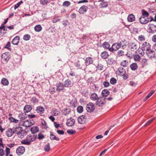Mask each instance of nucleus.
<instances>
[{"instance_id": "obj_64", "label": "nucleus", "mask_w": 156, "mask_h": 156, "mask_svg": "<svg viewBox=\"0 0 156 156\" xmlns=\"http://www.w3.org/2000/svg\"><path fill=\"white\" fill-rule=\"evenodd\" d=\"M44 136L41 133H39L38 134V138L39 140L42 139L44 138Z\"/></svg>"}, {"instance_id": "obj_39", "label": "nucleus", "mask_w": 156, "mask_h": 156, "mask_svg": "<svg viewBox=\"0 0 156 156\" xmlns=\"http://www.w3.org/2000/svg\"><path fill=\"white\" fill-rule=\"evenodd\" d=\"M133 58L136 62H139L141 59V57L138 54H136L133 55Z\"/></svg>"}, {"instance_id": "obj_26", "label": "nucleus", "mask_w": 156, "mask_h": 156, "mask_svg": "<svg viewBox=\"0 0 156 156\" xmlns=\"http://www.w3.org/2000/svg\"><path fill=\"white\" fill-rule=\"evenodd\" d=\"M102 46L105 49H108L109 51L110 45L109 42H104L102 45Z\"/></svg>"}, {"instance_id": "obj_53", "label": "nucleus", "mask_w": 156, "mask_h": 156, "mask_svg": "<svg viewBox=\"0 0 156 156\" xmlns=\"http://www.w3.org/2000/svg\"><path fill=\"white\" fill-rule=\"evenodd\" d=\"M30 101L33 103L35 104L38 102V100L36 97H33L31 99Z\"/></svg>"}, {"instance_id": "obj_19", "label": "nucleus", "mask_w": 156, "mask_h": 156, "mask_svg": "<svg viewBox=\"0 0 156 156\" xmlns=\"http://www.w3.org/2000/svg\"><path fill=\"white\" fill-rule=\"evenodd\" d=\"M87 7L86 5L82 6L79 9V12L81 14H83L87 12Z\"/></svg>"}, {"instance_id": "obj_1", "label": "nucleus", "mask_w": 156, "mask_h": 156, "mask_svg": "<svg viewBox=\"0 0 156 156\" xmlns=\"http://www.w3.org/2000/svg\"><path fill=\"white\" fill-rule=\"evenodd\" d=\"M4 146L2 143H0V156H13L12 154H10V149L8 147H6L4 153L3 148Z\"/></svg>"}, {"instance_id": "obj_3", "label": "nucleus", "mask_w": 156, "mask_h": 156, "mask_svg": "<svg viewBox=\"0 0 156 156\" xmlns=\"http://www.w3.org/2000/svg\"><path fill=\"white\" fill-rule=\"evenodd\" d=\"M106 100V98L103 97H99L96 101V104L99 107H102L105 104Z\"/></svg>"}, {"instance_id": "obj_23", "label": "nucleus", "mask_w": 156, "mask_h": 156, "mask_svg": "<svg viewBox=\"0 0 156 156\" xmlns=\"http://www.w3.org/2000/svg\"><path fill=\"white\" fill-rule=\"evenodd\" d=\"M32 109V106L30 105H26L24 107L23 111L24 113H27L30 112Z\"/></svg>"}, {"instance_id": "obj_14", "label": "nucleus", "mask_w": 156, "mask_h": 156, "mask_svg": "<svg viewBox=\"0 0 156 156\" xmlns=\"http://www.w3.org/2000/svg\"><path fill=\"white\" fill-rule=\"evenodd\" d=\"M37 137V135L31 134L27 135L26 138L31 143V142L34 141L36 140Z\"/></svg>"}, {"instance_id": "obj_11", "label": "nucleus", "mask_w": 156, "mask_h": 156, "mask_svg": "<svg viewBox=\"0 0 156 156\" xmlns=\"http://www.w3.org/2000/svg\"><path fill=\"white\" fill-rule=\"evenodd\" d=\"M149 28L148 29L149 33H154L156 31V26L153 24H149L148 25Z\"/></svg>"}, {"instance_id": "obj_35", "label": "nucleus", "mask_w": 156, "mask_h": 156, "mask_svg": "<svg viewBox=\"0 0 156 156\" xmlns=\"http://www.w3.org/2000/svg\"><path fill=\"white\" fill-rule=\"evenodd\" d=\"M60 20L58 16L55 15L52 17V21L53 23H56Z\"/></svg>"}, {"instance_id": "obj_20", "label": "nucleus", "mask_w": 156, "mask_h": 156, "mask_svg": "<svg viewBox=\"0 0 156 156\" xmlns=\"http://www.w3.org/2000/svg\"><path fill=\"white\" fill-rule=\"evenodd\" d=\"M36 111L38 113L42 114L44 111V109L42 106H38L36 108Z\"/></svg>"}, {"instance_id": "obj_2", "label": "nucleus", "mask_w": 156, "mask_h": 156, "mask_svg": "<svg viewBox=\"0 0 156 156\" xmlns=\"http://www.w3.org/2000/svg\"><path fill=\"white\" fill-rule=\"evenodd\" d=\"M144 17L141 16L139 18V21L141 23L145 24L147 23L149 21L151 22L154 20L153 17L152 16H150V18Z\"/></svg>"}, {"instance_id": "obj_15", "label": "nucleus", "mask_w": 156, "mask_h": 156, "mask_svg": "<svg viewBox=\"0 0 156 156\" xmlns=\"http://www.w3.org/2000/svg\"><path fill=\"white\" fill-rule=\"evenodd\" d=\"M75 123V120L72 118H70L67 120L66 122V125L69 126H73Z\"/></svg>"}, {"instance_id": "obj_22", "label": "nucleus", "mask_w": 156, "mask_h": 156, "mask_svg": "<svg viewBox=\"0 0 156 156\" xmlns=\"http://www.w3.org/2000/svg\"><path fill=\"white\" fill-rule=\"evenodd\" d=\"M57 88L56 90L58 91H60L64 90L65 86H64L62 83H59L57 85Z\"/></svg>"}, {"instance_id": "obj_41", "label": "nucleus", "mask_w": 156, "mask_h": 156, "mask_svg": "<svg viewBox=\"0 0 156 156\" xmlns=\"http://www.w3.org/2000/svg\"><path fill=\"white\" fill-rule=\"evenodd\" d=\"M118 70L119 73V75H120L125 74L126 73L125 70L122 67H120L118 69Z\"/></svg>"}, {"instance_id": "obj_59", "label": "nucleus", "mask_w": 156, "mask_h": 156, "mask_svg": "<svg viewBox=\"0 0 156 156\" xmlns=\"http://www.w3.org/2000/svg\"><path fill=\"white\" fill-rule=\"evenodd\" d=\"M10 44L11 43L10 42H8L7 43V44L5 46V48L6 49H8V50H10L11 49V48H10L11 46H10Z\"/></svg>"}, {"instance_id": "obj_45", "label": "nucleus", "mask_w": 156, "mask_h": 156, "mask_svg": "<svg viewBox=\"0 0 156 156\" xmlns=\"http://www.w3.org/2000/svg\"><path fill=\"white\" fill-rule=\"evenodd\" d=\"M53 113L54 114V115L55 116L59 115L60 114V112L56 108L54 109L53 110Z\"/></svg>"}, {"instance_id": "obj_30", "label": "nucleus", "mask_w": 156, "mask_h": 156, "mask_svg": "<svg viewBox=\"0 0 156 156\" xmlns=\"http://www.w3.org/2000/svg\"><path fill=\"white\" fill-rule=\"evenodd\" d=\"M127 20L129 22H130L134 21L135 20L134 16L132 14L129 15L127 17Z\"/></svg>"}, {"instance_id": "obj_17", "label": "nucleus", "mask_w": 156, "mask_h": 156, "mask_svg": "<svg viewBox=\"0 0 156 156\" xmlns=\"http://www.w3.org/2000/svg\"><path fill=\"white\" fill-rule=\"evenodd\" d=\"M2 58L4 61L8 62L9 59V52H6L2 54Z\"/></svg>"}, {"instance_id": "obj_55", "label": "nucleus", "mask_w": 156, "mask_h": 156, "mask_svg": "<svg viewBox=\"0 0 156 156\" xmlns=\"http://www.w3.org/2000/svg\"><path fill=\"white\" fill-rule=\"evenodd\" d=\"M67 133L69 134H73L76 133V131L73 129H68L67 131Z\"/></svg>"}, {"instance_id": "obj_16", "label": "nucleus", "mask_w": 156, "mask_h": 156, "mask_svg": "<svg viewBox=\"0 0 156 156\" xmlns=\"http://www.w3.org/2000/svg\"><path fill=\"white\" fill-rule=\"evenodd\" d=\"M73 85V84L70 80L68 79L65 81L64 86H65V87H70Z\"/></svg>"}, {"instance_id": "obj_49", "label": "nucleus", "mask_w": 156, "mask_h": 156, "mask_svg": "<svg viewBox=\"0 0 156 156\" xmlns=\"http://www.w3.org/2000/svg\"><path fill=\"white\" fill-rule=\"evenodd\" d=\"M147 59L146 58H144L142 60L141 64L143 66H144L147 65Z\"/></svg>"}, {"instance_id": "obj_34", "label": "nucleus", "mask_w": 156, "mask_h": 156, "mask_svg": "<svg viewBox=\"0 0 156 156\" xmlns=\"http://www.w3.org/2000/svg\"><path fill=\"white\" fill-rule=\"evenodd\" d=\"M21 143L23 144L29 145L31 143L26 138V139H23L21 141Z\"/></svg>"}, {"instance_id": "obj_37", "label": "nucleus", "mask_w": 156, "mask_h": 156, "mask_svg": "<svg viewBox=\"0 0 156 156\" xmlns=\"http://www.w3.org/2000/svg\"><path fill=\"white\" fill-rule=\"evenodd\" d=\"M2 84L5 86H6L9 84V82L8 80L5 78H3L1 81Z\"/></svg>"}, {"instance_id": "obj_5", "label": "nucleus", "mask_w": 156, "mask_h": 156, "mask_svg": "<svg viewBox=\"0 0 156 156\" xmlns=\"http://www.w3.org/2000/svg\"><path fill=\"white\" fill-rule=\"evenodd\" d=\"M151 45L148 42H144L141 46V49L142 51H145L146 52L151 49Z\"/></svg>"}, {"instance_id": "obj_8", "label": "nucleus", "mask_w": 156, "mask_h": 156, "mask_svg": "<svg viewBox=\"0 0 156 156\" xmlns=\"http://www.w3.org/2000/svg\"><path fill=\"white\" fill-rule=\"evenodd\" d=\"M17 132V130L16 129L9 128L7 129L5 132V135L8 137L11 136L14 133Z\"/></svg>"}, {"instance_id": "obj_51", "label": "nucleus", "mask_w": 156, "mask_h": 156, "mask_svg": "<svg viewBox=\"0 0 156 156\" xmlns=\"http://www.w3.org/2000/svg\"><path fill=\"white\" fill-rule=\"evenodd\" d=\"M77 111L79 113H82L83 111V108L81 106H79L77 108Z\"/></svg>"}, {"instance_id": "obj_21", "label": "nucleus", "mask_w": 156, "mask_h": 156, "mask_svg": "<svg viewBox=\"0 0 156 156\" xmlns=\"http://www.w3.org/2000/svg\"><path fill=\"white\" fill-rule=\"evenodd\" d=\"M62 112L63 115L66 116L70 113L71 110L69 108H65L62 110Z\"/></svg>"}, {"instance_id": "obj_57", "label": "nucleus", "mask_w": 156, "mask_h": 156, "mask_svg": "<svg viewBox=\"0 0 156 156\" xmlns=\"http://www.w3.org/2000/svg\"><path fill=\"white\" fill-rule=\"evenodd\" d=\"M23 2L22 1H20L18 2L17 4H16L14 6V9H16L18 8L20 5L22 3H23Z\"/></svg>"}, {"instance_id": "obj_46", "label": "nucleus", "mask_w": 156, "mask_h": 156, "mask_svg": "<svg viewBox=\"0 0 156 156\" xmlns=\"http://www.w3.org/2000/svg\"><path fill=\"white\" fill-rule=\"evenodd\" d=\"M25 114L23 113H21L20 114H19L18 115V117L19 119H20L21 120H23L25 119L26 118L24 115Z\"/></svg>"}, {"instance_id": "obj_44", "label": "nucleus", "mask_w": 156, "mask_h": 156, "mask_svg": "<svg viewBox=\"0 0 156 156\" xmlns=\"http://www.w3.org/2000/svg\"><path fill=\"white\" fill-rule=\"evenodd\" d=\"M30 36L29 34H25L23 36V39L25 41H28L30 39Z\"/></svg>"}, {"instance_id": "obj_33", "label": "nucleus", "mask_w": 156, "mask_h": 156, "mask_svg": "<svg viewBox=\"0 0 156 156\" xmlns=\"http://www.w3.org/2000/svg\"><path fill=\"white\" fill-rule=\"evenodd\" d=\"M50 139L51 140H55L57 141H59V139L57 137H56L55 135L53 134L52 132H51L50 133Z\"/></svg>"}, {"instance_id": "obj_9", "label": "nucleus", "mask_w": 156, "mask_h": 156, "mask_svg": "<svg viewBox=\"0 0 156 156\" xmlns=\"http://www.w3.org/2000/svg\"><path fill=\"white\" fill-rule=\"evenodd\" d=\"M121 47L118 43H115L113 44L112 47L110 48L109 51L113 52L114 51H116Z\"/></svg>"}, {"instance_id": "obj_24", "label": "nucleus", "mask_w": 156, "mask_h": 156, "mask_svg": "<svg viewBox=\"0 0 156 156\" xmlns=\"http://www.w3.org/2000/svg\"><path fill=\"white\" fill-rule=\"evenodd\" d=\"M99 98L97 94L95 93L91 94L90 97V99L94 101L97 100Z\"/></svg>"}, {"instance_id": "obj_54", "label": "nucleus", "mask_w": 156, "mask_h": 156, "mask_svg": "<svg viewBox=\"0 0 156 156\" xmlns=\"http://www.w3.org/2000/svg\"><path fill=\"white\" fill-rule=\"evenodd\" d=\"M44 150L48 152L49 151L50 149V144L49 143H48V144H46L45 145L44 147Z\"/></svg>"}, {"instance_id": "obj_48", "label": "nucleus", "mask_w": 156, "mask_h": 156, "mask_svg": "<svg viewBox=\"0 0 156 156\" xmlns=\"http://www.w3.org/2000/svg\"><path fill=\"white\" fill-rule=\"evenodd\" d=\"M124 51L122 50L118 51L117 53V55L119 57H120L124 55Z\"/></svg>"}, {"instance_id": "obj_63", "label": "nucleus", "mask_w": 156, "mask_h": 156, "mask_svg": "<svg viewBox=\"0 0 156 156\" xmlns=\"http://www.w3.org/2000/svg\"><path fill=\"white\" fill-rule=\"evenodd\" d=\"M75 67L77 68V69H80L81 68L80 67V61H78L76 62L75 65Z\"/></svg>"}, {"instance_id": "obj_31", "label": "nucleus", "mask_w": 156, "mask_h": 156, "mask_svg": "<svg viewBox=\"0 0 156 156\" xmlns=\"http://www.w3.org/2000/svg\"><path fill=\"white\" fill-rule=\"evenodd\" d=\"M101 56L102 58L105 59L108 57V53L106 51H104L101 53Z\"/></svg>"}, {"instance_id": "obj_25", "label": "nucleus", "mask_w": 156, "mask_h": 156, "mask_svg": "<svg viewBox=\"0 0 156 156\" xmlns=\"http://www.w3.org/2000/svg\"><path fill=\"white\" fill-rule=\"evenodd\" d=\"M20 40V37L18 36H16L12 40V43L14 45H17L18 44Z\"/></svg>"}, {"instance_id": "obj_43", "label": "nucleus", "mask_w": 156, "mask_h": 156, "mask_svg": "<svg viewBox=\"0 0 156 156\" xmlns=\"http://www.w3.org/2000/svg\"><path fill=\"white\" fill-rule=\"evenodd\" d=\"M154 92L155 91L154 90H152L144 99V101H146L154 93Z\"/></svg>"}, {"instance_id": "obj_32", "label": "nucleus", "mask_w": 156, "mask_h": 156, "mask_svg": "<svg viewBox=\"0 0 156 156\" xmlns=\"http://www.w3.org/2000/svg\"><path fill=\"white\" fill-rule=\"evenodd\" d=\"M85 116L82 115L79 117L77 119L78 122L80 124H83L84 121V119H85Z\"/></svg>"}, {"instance_id": "obj_40", "label": "nucleus", "mask_w": 156, "mask_h": 156, "mask_svg": "<svg viewBox=\"0 0 156 156\" xmlns=\"http://www.w3.org/2000/svg\"><path fill=\"white\" fill-rule=\"evenodd\" d=\"M34 30L36 32H40L42 30V27L40 25L38 24L36 25L34 28Z\"/></svg>"}, {"instance_id": "obj_10", "label": "nucleus", "mask_w": 156, "mask_h": 156, "mask_svg": "<svg viewBox=\"0 0 156 156\" xmlns=\"http://www.w3.org/2000/svg\"><path fill=\"white\" fill-rule=\"evenodd\" d=\"M34 121L32 119L27 120L23 122V125L27 127H28L34 125Z\"/></svg>"}, {"instance_id": "obj_58", "label": "nucleus", "mask_w": 156, "mask_h": 156, "mask_svg": "<svg viewBox=\"0 0 156 156\" xmlns=\"http://www.w3.org/2000/svg\"><path fill=\"white\" fill-rule=\"evenodd\" d=\"M97 68L98 70H101L103 69V65L100 64H98L97 66Z\"/></svg>"}, {"instance_id": "obj_12", "label": "nucleus", "mask_w": 156, "mask_h": 156, "mask_svg": "<svg viewBox=\"0 0 156 156\" xmlns=\"http://www.w3.org/2000/svg\"><path fill=\"white\" fill-rule=\"evenodd\" d=\"M25 151V148L24 147L20 146L16 150V153L19 156L23 154Z\"/></svg>"}, {"instance_id": "obj_42", "label": "nucleus", "mask_w": 156, "mask_h": 156, "mask_svg": "<svg viewBox=\"0 0 156 156\" xmlns=\"http://www.w3.org/2000/svg\"><path fill=\"white\" fill-rule=\"evenodd\" d=\"M128 64V62L126 60H122L120 63V65L123 67H126Z\"/></svg>"}, {"instance_id": "obj_47", "label": "nucleus", "mask_w": 156, "mask_h": 156, "mask_svg": "<svg viewBox=\"0 0 156 156\" xmlns=\"http://www.w3.org/2000/svg\"><path fill=\"white\" fill-rule=\"evenodd\" d=\"M119 43V44L120 46L122 47H123L124 46H126L127 44V43L126 42V40L125 39L122 40Z\"/></svg>"}, {"instance_id": "obj_27", "label": "nucleus", "mask_w": 156, "mask_h": 156, "mask_svg": "<svg viewBox=\"0 0 156 156\" xmlns=\"http://www.w3.org/2000/svg\"><path fill=\"white\" fill-rule=\"evenodd\" d=\"M109 91L107 89H104L101 92L102 97L106 98L109 94Z\"/></svg>"}, {"instance_id": "obj_36", "label": "nucleus", "mask_w": 156, "mask_h": 156, "mask_svg": "<svg viewBox=\"0 0 156 156\" xmlns=\"http://www.w3.org/2000/svg\"><path fill=\"white\" fill-rule=\"evenodd\" d=\"M141 12L142 15V16H144L147 18H150V16H149V14L144 9H142L141 10Z\"/></svg>"}, {"instance_id": "obj_28", "label": "nucleus", "mask_w": 156, "mask_h": 156, "mask_svg": "<svg viewBox=\"0 0 156 156\" xmlns=\"http://www.w3.org/2000/svg\"><path fill=\"white\" fill-rule=\"evenodd\" d=\"M108 4L109 2H103L100 4L99 6L100 8H105L107 7Z\"/></svg>"}, {"instance_id": "obj_52", "label": "nucleus", "mask_w": 156, "mask_h": 156, "mask_svg": "<svg viewBox=\"0 0 156 156\" xmlns=\"http://www.w3.org/2000/svg\"><path fill=\"white\" fill-rule=\"evenodd\" d=\"M138 40L141 41H144L145 40V36L143 35H140L138 37Z\"/></svg>"}, {"instance_id": "obj_4", "label": "nucleus", "mask_w": 156, "mask_h": 156, "mask_svg": "<svg viewBox=\"0 0 156 156\" xmlns=\"http://www.w3.org/2000/svg\"><path fill=\"white\" fill-rule=\"evenodd\" d=\"M16 129H19V131L17 130V132L16 133L17 134L18 136L21 138H23L24 135L27 134V133L25 131L22 129V128L20 127H19Z\"/></svg>"}, {"instance_id": "obj_29", "label": "nucleus", "mask_w": 156, "mask_h": 156, "mask_svg": "<svg viewBox=\"0 0 156 156\" xmlns=\"http://www.w3.org/2000/svg\"><path fill=\"white\" fill-rule=\"evenodd\" d=\"M30 131L32 134H34V133H36L39 131V128L37 126H34L31 128Z\"/></svg>"}, {"instance_id": "obj_50", "label": "nucleus", "mask_w": 156, "mask_h": 156, "mask_svg": "<svg viewBox=\"0 0 156 156\" xmlns=\"http://www.w3.org/2000/svg\"><path fill=\"white\" fill-rule=\"evenodd\" d=\"M70 2L68 1H65L62 4V5L64 7H68L70 6Z\"/></svg>"}, {"instance_id": "obj_56", "label": "nucleus", "mask_w": 156, "mask_h": 156, "mask_svg": "<svg viewBox=\"0 0 156 156\" xmlns=\"http://www.w3.org/2000/svg\"><path fill=\"white\" fill-rule=\"evenodd\" d=\"M117 80L114 77L111 78L110 80V83L112 84H115L116 83Z\"/></svg>"}, {"instance_id": "obj_61", "label": "nucleus", "mask_w": 156, "mask_h": 156, "mask_svg": "<svg viewBox=\"0 0 156 156\" xmlns=\"http://www.w3.org/2000/svg\"><path fill=\"white\" fill-rule=\"evenodd\" d=\"M41 124L43 126L44 128L46 129L48 127L47 125V123L44 119L42 120Z\"/></svg>"}, {"instance_id": "obj_38", "label": "nucleus", "mask_w": 156, "mask_h": 156, "mask_svg": "<svg viewBox=\"0 0 156 156\" xmlns=\"http://www.w3.org/2000/svg\"><path fill=\"white\" fill-rule=\"evenodd\" d=\"M130 67L132 70L134 71L137 69L138 66L136 63H133L130 65Z\"/></svg>"}, {"instance_id": "obj_60", "label": "nucleus", "mask_w": 156, "mask_h": 156, "mask_svg": "<svg viewBox=\"0 0 156 156\" xmlns=\"http://www.w3.org/2000/svg\"><path fill=\"white\" fill-rule=\"evenodd\" d=\"M48 2V0H41L40 1L41 3L43 5L47 4Z\"/></svg>"}, {"instance_id": "obj_18", "label": "nucleus", "mask_w": 156, "mask_h": 156, "mask_svg": "<svg viewBox=\"0 0 156 156\" xmlns=\"http://www.w3.org/2000/svg\"><path fill=\"white\" fill-rule=\"evenodd\" d=\"M85 64L86 66L92 64L93 62V59L90 57H87L85 60Z\"/></svg>"}, {"instance_id": "obj_62", "label": "nucleus", "mask_w": 156, "mask_h": 156, "mask_svg": "<svg viewBox=\"0 0 156 156\" xmlns=\"http://www.w3.org/2000/svg\"><path fill=\"white\" fill-rule=\"evenodd\" d=\"M49 91L51 94H53L55 92V88L54 87H51L49 88Z\"/></svg>"}, {"instance_id": "obj_7", "label": "nucleus", "mask_w": 156, "mask_h": 156, "mask_svg": "<svg viewBox=\"0 0 156 156\" xmlns=\"http://www.w3.org/2000/svg\"><path fill=\"white\" fill-rule=\"evenodd\" d=\"M146 54L149 58L152 59L155 57V52L153 50L150 49L146 52Z\"/></svg>"}, {"instance_id": "obj_13", "label": "nucleus", "mask_w": 156, "mask_h": 156, "mask_svg": "<svg viewBox=\"0 0 156 156\" xmlns=\"http://www.w3.org/2000/svg\"><path fill=\"white\" fill-rule=\"evenodd\" d=\"M129 49L132 51L136 50L138 48L137 44L135 43H130L129 45Z\"/></svg>"}, {"instance_id": "obj_6", "label": "nucleus", "mask_w": 156, "mask_h": 156, "mask_svg": "<svg viewBox=\"0 0 156 156\" xmlns=\"http://www.w3.org/2000/svg\"><path fill=\"white\" fill-rule=\"evenodd\" d=\"M95 108L94 104L91 102L88 103L86 106V109L88 112H91L94 110Z\"/></svg>"}]
</instances>
